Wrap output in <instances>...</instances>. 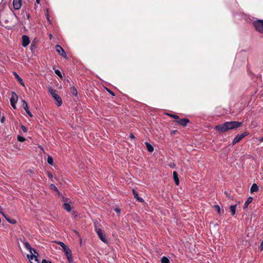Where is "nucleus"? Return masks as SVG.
Returning <instances> with one entry per match:
<instances>
[{"instance_id":"f257e3e1","label":"nucleus","mask_w":263,"mask_h":263,"mask_svg":"<svg viewBox=\"0 0 263 263\" xmlns=\"http://www.w3.org/2000/svg\"><path fill=\"white\" fill-rule=\"evenodd\" d=\"M242 125V122L238 121L226 122L216 125L215 129L219 133H223L230 129H236Z\"/></svg>"},{"instance_id":"39448f33","label":"nucleus","mask_w":263,"mask_h":263,"mask_svg":"<svg viewBox=\"0 0 263 263\" xmlns=\"http://www.w3.org/2000/svg\"><path fill=\"white\" fill-rule=\"evenodd\" d=\"M55 48L56 51L60 55H61L63 58H64L65 59H67V57L66 55V54L64 50L62 48V47L60 45H55Z\"/></svg>"},{"instance_id":"dca6fc26","label":"nucleus","mask_w":263,"mask_h":263,"mask_svg":"<svg viewBox=\"0 0 263 263\" xmlns=\"http://www.w3.org/2000/svg\"><path fill=\"white\" fill-rule=\"evenodd\" d=\"M133 193L134 197L135 198H136L138 201H139V202H142L144 201V200L143 199V198L139 197L138 193L135 190H133Z\"/></svg>"},{"instance_id":"2f4dec72","label":"nucleus","mask_w":263,"mask_h":263,"mask_svg":"<svg viewBox=\"0 0 263 263\" xmlns=\"http://www.w3.org/2000/svg\"><path fill=\"white\" fill-rule=\"evenodd\" d=\"M5 218H6V219H7V220L8 222H9L10 223H13V224H14V223H16V221H15V220H14V219H10V218H7V217H6Z\"/></svg>"},{"instance_id":"f3484780","label":"nucleus","mask_w":263,"mask_h":263,"mask_svg":"<svg viewBox=\"0 0 263 263\" xmlns=\"http://www.w3.org/2000/svg\"><path fill=\"white\" fill-rule=\"evenodd\" d=\"M213 208L217 211L219 215H221L224 212L223 210H221L220 206L218 205H215L213 206Z\"/></svg>"},{"instance_id":"e433bc0d","label":"nucleus","mask_w":263,"mask_h":263,"mask_svg":"<svg viewBox=\"0 0 263 263\" xmlns=\"http://www.w3.org/2000/svg\"><path fill=\"white\" fill-rule=\"evenodd\" d=\"M42 263H52L51 261L48 260L43 259Z\"/></svg>"},{"instance_id":"4c0bfd02","label":"nucleus","mask_w":263,"mask_h":263,"mask_svg":"<svg viewBox=\"0 0 263 263\" xmlns=\"http://www.w3.org/2000/svg\"><path fill=\"white\" fill-rule=\"evenodd\" d=\"M5 121V117H4V116H2V117L1 119V122L2 123H4Z\"/></svg>"},{"instance_id":"cd10ccee","label":"nucleus","mask_w":263,"mask_h":263,"mask_svg":"<svg viewBox=\"0 0 263 263\" xmlns=\"http://www.w3.org/2000/svg\"><path fill=\"white\" fill-rule=\"evenodd\" d=\"M249 133L247 132H245L244 133H242L241 135H238V137L241 139V140L243 138L245 137L248 135Z\"/></svg>"},{"instance_id":"1a4fd4ad","label":"nucleus","mask_w":263,"mask_h":263,"mask_svg":"<svg viewBox=\"0 0 263 263\" xmlns=\"http://www.w3.org/2000/svg\"><path fill=\"white\" fill-rule=\"evenodd\" d=\"M99 238L104 243L107 242V240L106 238L105 235L103 234L102 229H98L97 232Z\"/></svg>"},{"instance_id":"6ab92c4d","label":"nucleus","mask_w":263,"mask_h":263,"mask_svg":"<svg viewBox=\"0 0 263 263\" xmlns=\"http://www.w3.org/2000/svg\"><path fill=\"white\" fill-rule=\"evenodd\" d=\"M63 208H64V209L65 210H66L67 212H70L71 210V205L67 203H64V204H63Z\"/></svg>"},{"instance_id":"ddd939ff","label":"nucleus","mask_w":263,"mask_h":263,"mask_svg":"<svg viewBox=\"0 0 263 263\" xmlns=\"http://www.w3.org/2000/svg\"><path fill=\"white\" fill-rule=\"evenodd\" d=\"M22 102H23V105L24 109L26 111V113L30 117H33L32 114H31V112L29 110V108H28V104H27V102L25 100H22Z\"/></svg>"},{"instance_id":"f704fd0d","label":"nucleus","mask_w":263,"mask_h":263,"mask_svg":"<svg viewBox=\"0 0 263 263\" xmlns=\"http://www.w3.org/2000/svg\"><path fill=\"white\" fill-rule=\"evenodd\" d=\"M21 127L22 129L23 130V131L24 133H26L27 132V128L24 125H21Z\"/></svg>"},{"instance_id":"a211bd4d","label":"nucleus","mask_w":263,"mask_h":263,"mask_svg":"<svg viewBox=\"0 0 263 263\" xmlns=\"http://www.w3.org/2000/svg\"><path fill=\"white\" fill-rule=\"evenodd\" d=\"M258 186L256 183H253L251 187L250 191L251 193H253L258 191Z\"/></svg>"},{"instance_id":"58836bf2","label":"nucleus","mask_w":263,"mask_h":263,"mask_svg":"<svg viewBox=\"0 0 263 263\" xmlns=\"http://www.w3.org/2000/svg\"><path fill=\"white\" fill-rule=\"evenodd\" d=\"M0 213L2 214L5 217H6V216L4 214V213L3 212V209L2 208L1 206H0Z\"/></svg>"},{"instance_id":"ea45409f","label":"nucleus","mask_w":263,"mask_h":263,"mask_svg":"<svg viewBox=\"0 0 263 263\" xmlns=\"http://www.w3.org/2000/svg\"><path fill=\"white\" fill-rule=\"evenodd\" d=\"M115 211L117 213H119L120 212V210L118 208H116L115 209Z\"/></svg>"},{"instance_id":"7ed1b4c3","label":"nucleus","mask_w":263,"mask_h":263,"mask_svg":"<svg viewBox=\"0 0 263 263\" xmlns=\"http://www.w3.org/2000/svg\"><path fill=\"white\" fill-rule=\"evenodd\" d=\"M256 31L260 33H263V20H258L255 21L253 23Z\"/></svg>"},{"instance_id":"c85d7f7f","label":"nucleus","mask_w":263,"mask_h":263,"mask_svg":"<svg viewBox=\"0 0 263 263\" xmlns=\"http://www.w3.org/2000/svg\"><path fill=\"white\" fill-rule=\"evenodd\" d=\"M26 140V139L22 137V136H17V140L19 141V142H23L24 141H25Z\"/></svg>"},{"instance_id":"473e14b6","label":"nucleus","mask_w":263,"mask_h":263,"mask_svg":"<svg viewBox=\"0 0 263 263\" xmlns=\"http://www.w3.org/2000/svg\"><path fill=\"white\" fill-rule=\"evenodd\" d=\"M58 244H59L61 247H62L63 249H64L65 248L67 247V246L65 245V243L62 241L58 242Z\"/></svg>"},{"instance_id":"393cba45","label":"nucleus","mask_w":263,"mask_h":263,"mask_svg":"<svg viewBox=\"0 0 263 263\" xmlns=\"http://www.w3.org/2000/svg\"><path fill=\"white\" fill-rule=\"evenodd\" d=\"M47 162L49 164L53 165V158L51 156H48Z\"/></svg>"},{"instance_id":"f8f14e48","label":"nucleus","mask_w":263,"mask_h":263,"mask_svg":"<svg viewBox=\"0 0 263 263\" xmlns=\"http://www.w3.org/2000/svg\"><path fill=\"white\" fill-rule=\"evenodd\" d=\"M30 43V40L28 36L26 35H23L22 36V45L23 47H25L27 45H28Z\"/></svg>"},{"instance_id":"f03ea898","label":"nucleus","mask_w":263,"mask_h":263,"mask_svg":"<svg viewBox=\"0 0 263 263\" xmlns=\"http://www.w3.org/2000/svg\"><path fill=\"white\" fill-rule=\"evenodd\" d=\"M48 89L50 95L57 102L56 104L58 106H60L62 104V100L61 98L56 93V91L53 89L51 87H48Z\"/></svg>"},{"instance_id":"9b49d317","label":"nucleus","mask_w":263,"mask_h":263,"mask_svg":"<svg viewBox=\"0 0 263 263\" xmlns=\"http://www.w3.org/2000/svg\"><path fill=\"white\" fill-rule=\"evenodd\" d=\"M23 244L24 245V247L27 249V250H29L30 252V253H33L34 252V254H37V255H38V253L37 252H36V251L32 248L30 246V245H29V243L27 242V241H24L23 242Z\"/></svg>"},{"instance_id":"a18cd8bd","label":"nucleus","mask_w":263,"mask_h":263,"mask_svg":"<svg viewBox=\"0 0 263 263\" xmlns=\"http://www.w3.org/2000/svg\"><path fill=\"white\" fill-rule=\"evenodd\" d=\"M36 2L37 4H40V0H36Z\"/></svg>"},{"instance_id":"09e8293b","label":"nucleus","mask_w":263,"mask_h":263,"mask_svg":"<svg viewBox=\"0 0 263 263\" xmlns=\"http://www.w3.org/2000/svg\"><path fill=\"white\" fill-rule=\"evenodd\" d=\"M1 116V112L0 111V116Z\"/></svg>"},{"instance_id":"de8ad7c7","label":"nucleus","mask_w":263,"mask_h":263,"mask_svg":"<svg viewBox=\"0 0 263 263\" xmlns=\"http://www.w3.org/2000/svg\"><path fill=\"white\" fill-rule=\"evenodd\" d=\"M260 141H263V137L261 138V139L260 140Z\"/></svg>"},{"instance_id":"aec40b11","label":"nucleus","mask_w":263,"mask_h":263,"mask_svg":"<svg viewBox=\"0 0 263 263\" xmlns=\"http://www.w3.org/2000/svg\"><path fill=\"white\" fill-rule=\"evenodd\" d=\"M145 144L146 146L148 152H153L154 151V147L151 144H149V143H148L147 142H145Z\"/></svg>"},{"instance_id":"5701e85b","label":"nucleus","mask_w":263,"mask_h":263,"mask_svg":"<svg viewBox=\"0 0 263 263\" xmlns=\"http://www.w3.org/2000/svg\"><path fill=\"white\" fill-rule=\"evenodd\" d=\"M50 187H51V189L52 190H53L54 191H55L59 196L60 195V193L59 191L58 190V188L57 187V186L55 185H54L53 184H51Z\"/></svg>"},{"instance_id":"37998d69","label":"nucleus","mask_w":263,"mask_h":263,"mask_svg":"<svg viewBox=\"0 0 263 263\" xmlns=\"http://www.w3.org/2000/svg\"><path fill=\"white\" fill-rule=\"evenodd\" d=\"M47 18L48 21L50 22V20H49V18L48 14H47Z\"/></svg>"},{"instance_id":"72a5a7b5","label":"nucleus","mask_w":263,"mask_h":263,"mask_svg":"<svg viewBox=\"0 0 263 263\" xmlns=\"http://www.w3.org/2000/svg\"><path fill=\"white\" fill-rule=\"evenodd\" d=\"M54 72L57 75H58L60 77H62V74L61 71L58 69H54Z\"/></svg>"},{"instance_id":"423d86ee","label":"nucleus","mask_w":263,"mask_h":263,"mask_svg":"<svg viewBox=\"0 0 263 263\" xmlns=\"http://www.w3.org/2000/svg\"><path fill=\"white\" fill-rule=\"evenodd\" d=\"M17 100V96L15 92H13L10 98V104L14 109L16 108L15 104L16 103Z\"/></svg>"},{"instance_id":"9d476101","label":"nucleus","mask_w":263,"mask_h":263,"mask_svg":"<svg viewBox=\"0 0 263 263\" xmlns=\"http://www.w3.org/2000/svg\"><path fill=\"white\" fill-rule=\"evenodd\" d=\"M175 122L183 126H186L187 124L190 122V120L187 118H179V119L175 120Z\"/></svg>"},{"instance_id":"b1692460","label":"nucleus","mask_w":263,"mask_h":263,"mask_svg":"<svg viewBox=\"0 0 263 263\" xmlns=\"http://www.w3.org/2000/svg\"><path fill=\"white\" fill-rule=\"evenodd\" d=\"M94 225H95V231L96 232V233L98 232V229H101V226L99 223L95 222L94 223Z\"/></svg>"},{"instance_id":"4be33fe9","label":"nucleus","mask_w":263,"mask_h":263,"mask_svg":"<svg viewBox=\"0 0 263 263\" xmlns=\"http://www.w3.org/2000/svg\"><path fill=\"white\" fill-rule=\"evenodd\" d=\"M241 140V139L237 135L233 140L232 145H235L236 143H238Z\"/></svg>"},{"instance_id":"a878e982","label":"nucleus","mask_w":263,"mask_h":263,"mask_svg":"<svg viewBox=\"0 0 263 263\" xmlns=\"http://www.w3.org/2000/svg\"><path fill=\"white\" fill-rule=\"evenodd\" d=\"M162 263H170V260L168 258L165 256H163L162 257L161 259Z\"/></svg>"},{"instance_id":"7c9ffc66","label":"nucleus","mask_w":263,"mask_h":263,"mask_svg":"<svg viewBox=\"0 0 263 263\" xmlns=\"http://www.w3.org/2000/svg\"><path fill=\"white\" fill-rule=\"evenodd\" d=\"M71 93L74 96L77 95V90L75 87H73L71 88Z\"/></svg>"},{"instance_id":"c756f323","label":"nucleus","mask_w":263,"mask_h":263,"mask_svg":"<svg viewBox=\"0 0 263 263\" xmlns=\"http://www.w3.org/2000/svg\"><path fill=\"white\" fill-rule=\"evenodd\" d=\"M15 75H16V78L17 79V80H18V81L20 82V83L22 85H24V82H23V81L22 80V78H21L16 73H15Z\"/></svg>"},{"instance_id":"49530a36","label":"nucleus","mask_w":263,"mask_h":263,"mask_svg":"<svg viewBox=\"0 0 263 263\" xmlns=\"http://www.w3.org/2000/svg\"><path fill=\"white\" fill-rule=\"evenodd\" d=\"M49 36L50 39L52 38V35L51 34H49Z\"/></svg>"},{"instance_id":"20e7f679","label":"nucleus","mask_w":263,"mask_h":263,"mask_svg":"<svg viewBox=\"0 0 263 263\" xmlns=\"http://www.w3.org/2000/svg\"><path fill=\"white\" fill-rule=\"evenodd\" d=\"M63 251L69 262L72 263L73 260L72 257V252L71 250L68 246H67L63 249Z\"/></svg>"},{"instance_id":"79ce46f5","label":"nucleus","mask_w":263,"mask_h":263,"mask_svg":"<svg viewBox=\"0 0 263 263\" xmlns=\"http://www.w3.org/2000/svg\"><path fill=\"white\" fill-rule=\"evenodd\" d=\"M48 175L49 177H52V174L50 172H48Z\"/></svg>"},{"instance_id":"a19ab883","label":"nucleus","mask_w":263,"mask_h":263,"mask_svg":"<svg viewBox=\"0 0 263 263\" xmlns=\"http://www.w3.org/2000/svg\"><path fill=\"white\" fill-rule=\"evenodd\" d=\"M129 137L130 138L132 139H134L135 138V136L134 135H133V134L131 133L129 135Z\"/></svg>"},{"instance_id":"bb28decb","label":"nucleus","mask_w":263,"mask_h":263,"mask_svg":"<svg viewBox=\"0 0 263 263\" xmlns=\"http://www.w3.org/2000/svg\"><path fill=\"white\" fill-rule=\"evenodd\" d=\"M168 116L172 117L174 119H175L176 120L179 119V117L178 116L174 115V114H166Z\"/></svg>"},{"instance_id":"4468645a","label":"nucleus","mask_w":263,"mask_h":263,"mask_svg":"<svg viewBox=\"0 0 263 263\" xmlns=\"http://www.w3.org/2000/svg\"><path fill=\"white\" fill-rule=\"evenodd\" d=\"M173 178H174V180L175 181V184L177 185H178L179 184V177L178 176V174L175 171H174L173 172Z\"/></svg>"},{"instance_id":"0eeeda50","label":"nucleus","mask_w":263,"mask_h":263,"mask_svg":"<svg viewBox=\"0 0 263 263\" xmlns=\"http://www.w3.org/2000/svg\"><path fill=\"white\" fill-rule=\"evenodd\" d=\"M31 255H28V258L31 263H39V260L37 257V254H34V252L30 253Z\"/></svg>"},{"instance_id":"c03bdc74","label":"nucleus","mask_w":263,"mask_h":263,"mask_svg":"<svg viewBox=\"0 0 263 263\" xmlns=\"http://www.w3.org/2000/svg\"><path fill=\"white\" fill-rule=\"evenodd\" d=\"M224 194H226V195L227 197H229V195H228V193L225 192V193H224Z\"/></svg>"},{"instance_id":"412c9836","label":"nucleus","mask_w":263,"mask_h":263,"mask_svg":"<svg viewBox=\"0 0 263 263\" xmlns=\"http://www.w3.org/2000/svg\"><path fill=\"white\" fill-rule=\"evenodd\" d=\"M237 205H233L230 206V210L232 215H234L236 213V209Z\"/></svg>"},{"instance_id":"2eb2a0df","label":"nucleus","mask_w":263,"mask_h":263,"mask_svg":"<svg viewBox=\"0 0 263 263\" xmlns=\"http://www.w3.org/2000/svg\"><path fill=\"white\" fill-rule=\"evenodd\" d=\"M253 200V198L252 197H249L247 201L245 202L244 205H243V209H246L247 208H248V206L249 205V204L252 202Z\"/></svg>"},{"instance_id":"c9c22d12","label":"nucleus","mask_w":263,"mask_h":263,"mask_svg":"<svg viewBox=\"0 0 263 263\" xmlns=\"http://www.w3.org/2000/svg\"><path fill=\"white\" fill-rule=\"evenodd\" d=\"M106 90L112 96H115V93L111 91L109 89H108V88H106Z\"/></svg>"},{"instance_id":"6e6552de","label":"nucleus","mask_w":263,"mask_h":263,"mask_svg":"<svg viewBox=\"0 0 263 263\" xmlns=\"http://www.w3.org/2000/svg\"><path fill=\"white\" fill-rule=\"evenodd\" d=\"M22 6V0H13V6L15 10H19Z\"/></svg>"}]
</instances>
